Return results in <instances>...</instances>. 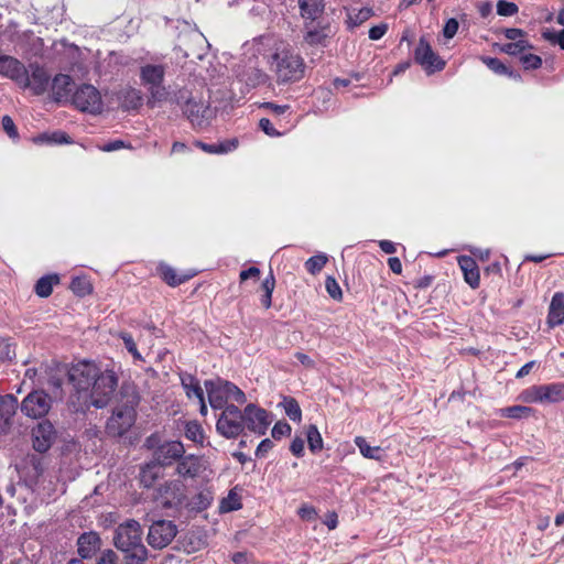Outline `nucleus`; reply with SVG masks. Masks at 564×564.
Wrapping results in <instances>:
<instances>
[{
    "label": "nucleus",
    "instance_id": "f257e3e1",
    "mask_svg": "<svg viewBox=\"0 0 564 564\" xmlns=\"http://www.w3.org/2000/svg\"><path fill=\"white\" fill-rule=\"evenodd\" d=\"M140 397L132 384H122L119 399L107 420L105 432L110 437L123 436L135 423Z\"/></svg>",
    "mask_w": 564,
    "mask_h": 564
},
{
    "label": "nucleus",
    "instance_id": "f03ea898",
    "mask_svg": "<svg viewBox=\"0 0 564 564\" xmlns=\"http://www.w3.org/2000/svg\"><path fill=\"white\" fill-rule=\"evenodd\" d=\"M115 547L123 554L124 564H144L148 550L142 542V529L138 521L127 520L120 523L113 533Z\"/></svg>",
    "mask_w": 564,
    "mask_h": 564
},
{
    "label": "nucleus",
    "instance_id": "7ed1b4c3",
    "mask_svg": "<svg viewBox=\"0 0 564 564\" xmlns=\"http://www.w3.org/2000/svg\"><path fill=\"white\" fill-rule=\"evenodd\" d=\"M99 372L100 369L89 361H80L64 371L73 387L67 401L73 412L84 413L87 411V393Z\"/></svg>",
    "mask_w": 564,
    "mask_h": 564
},
{
    "label": "nucleus",
    "instance_id": "20e7f679",
    "mask_svg": "<svg viewBox=\"0 0 564 564\" xmlns=\"http://www.w3.org/2000/svg\"><path fill=\"white\" fill-rule=\"evenodd\" d=\"M271 68L278 84L299 82L305 73V63L294 50L283 46L272 55Z\"/></svg>",
    "mask_w": 564,
    "mask_h": 564
},
{
    "label": "nucleus",
    "instance_id": "39448f33",
    "mask_svg": "<svg viewBox=\"0 0 564 564\" xmlns=\"http://www.w3.org/2000/svg\"><path fill=\"white\" fill-rule=\"evenodd\" d=\"M172 100L177 105H182L183 112L193 127L199 129L206 128L215 117V111L208 104L191 97L186 89H180L175 93Z\"/></svg>",
    "mask_w": 564,
    "mask_h": 564
},
{
    "label": "nucleus",
    "instance_id": "423d86ee",
    "mask_svg": "<svg viewBox=\"0 0 564 564\" xmlns=\"http://www.w3.org/2000/svg\"><path fill=\"white\" fill-rule=\"evenodd\" d=\"M118 387V377L112 370H100L87 395V410L90 406H107Z\"/></svg>",
    "mask_w": 564,
    "mask_h": 564
},
{
    "label": "nucleus",
    "instance_id": "0eeeda50",
    "mask_svg": "<svg viewBox=\"0 0 564 564\" xmlns=\"http://www.w3.org/2000/svg\"><path fill=\"white\" fill-rule=\"evenodd\" d=\"M205 388L208 402L213 409H225L228 399H232L238 403L246 402L245 393L229 381L221 379L206 380Z\"/></svg>",
    "mask_w": 564,
    "mask_h": 564
},
{
    "label": "nucleus",
    "instance_id": "6e6552de",
    "mask_svg": "<svg viewBox=\"0 0 564 564\" xmlns=\"http://www.w3.org/2000/svg\"><path fill=\"white\" fill-rule=\"evenodd\" d=\"M153 500L164 509H176L183 505L186 495L180 480H169L153 492Z\"/></svg>",
    "mask_w": 564,
    "mask_h": 564
},
{
    "label": "nucleus",
    "instance_id": "1a4fd4ad",
    "mask_svg": "<svg viewBox=\"0 0 564 564\" xmlns=\"http://www.w3.org/2000/svg\"><path fill=\"white\" fill-rule=\"evenodd\" d=\"M216 430L226 438L238 437L245 430L242 411L234 404L226 405L217 420Z\"/></svg>",
    "mask_w": 564,
    "mask_h": 564
},
{
    "label": "nucleus",
    "instance_id": "9d476101",
    "mask_svg": "<svg viewBox=\"0 0 564 564\" xmlns=\"http://www.w3.org/2000/svg\"><path fill=\"white\" fill-rule=\"evenodd\" d=\"M72 104L80 111L100 113L102 100L99 90L89 84H83L76 88L70 98Z\"/></svg>",
    "mask_w": 564,
    "mask_h": 564
},
{
    "label": "nucleus",
    "instance_id": "9b49d317",
    "mask_svg": "<svg viewBox=\"0 0 564 564\" xmlns=\"http://www.w3.org/2000/svg\"><path fill=\"white\" fill-rule=\"evenodd\" d=\"M176 534V524L171 520L161 519L153 521L149 527L147 541L151 547L162 550L174 540Z\"/></svg>",
    "mask_w": 564,
    "mask_h": 564
},
{
    "label": "nucleus",
    "instance_id": "f8f14e48",
    "mask_svg": "<svg viewBox=\"0 0 564 564\" xmlns=\"http://www.w3.org/2000/svg\"><path fill=\"white\" fill-rule=\"evenodd\" d=\"M52 400L44 390H33L23 399L20 409L28 417L41 419L50 412Z\"/></svg>",
    "mask_w": 564,
    "mask_h": 564
},
{
    "label": "nucleus",
    "instance_id": "ddd939ff",
    "mask_svg": "<svg viewBox=\"0 0 564 564\" xmlns=\"http://www.w3.org/2000/svg\"><path fill=\"white\" fill-rule=\"evenodd\" d=\"M241 411L245 427L259 435H264L271 424L269 413L253 403L248 404Z\"/></svg>",
    "mask_w": 564,
    "mask_h": 564
},
{
    "label": "nucleus",
    "instance_id": "4468645a",
    "mask_svg": "<svg viewBox=\"0 0 564 564\" xmlns=\"http://www.w3.org/2000/svg\"><path fill=\"white\" fill-rule=\"evenodd\" d=\"M415 62L419 63L426 72L433 73L441 70L445 66V62L433 52L429 42L421 37L419 44L414 51Z\"/></svg>",
    "mask_w": 564,
    "mask_h": 564
},
{
    "label": "nucleus",
    "instance_id": "2eb2a0df",
    "mask_svg": "<svg viewBox=\"0 0 564 564\" xmlns=\"http://www.w3.org/2000/svg\"><path fill=\"white\" fill-rule=\"evenodd\" d=\"M185 453L183 444L178 441H169L159 445L153 451V458L159 466L165 467L177 462Z\"/></svg>",
    "mask_w": 564,
    "mask_h": 564
},
{
    "label": "nucleus",
    "instance_id": "dca6fc26",
    "mask_svg": "<svg viewBox=\"0 0 564 564\" xmlns=\"http://www.w3.org/2000/svg\"><path fill=\"white\" fill-rule=\"evenodd\" d=\"M33 448L39 453H45L55 441V430L50 421L40 422L32 431Z\"/></svg>",
    "mask_w": 564,
    "mask_h": 564
},
{
    "label": "nucleus",
    "instance_id": "f3484780",
    "mask_svg": "<svg viewBox=\"0 0 564 564\" xmlns=\"http://www.w3.org/2000/svg\"><path fill=\"white\" fill-rule=\"evenodd\" d=\"M51 76L44 67L37 63H31L28 68V86H21L22 88H30L36 96L43 95L50 84Z\"/></svg>",
    "mask_w": 564,
    "mask_h": 564
},
{
    "label": "nucleus",
    "instance_id": "a211bd4d",
    "mask_svg": "<svg viewBox=\"0 0 564 564\" xmlns=\"http://www.w3.org/2000/svg\"><path fill=\"white\" fill-rule=\"evenodd\" d=\"M101 547V539L95 531L84 532L77 539L79 560L91 558Z\"/></svg>",
    "mask_w": 564,
    "mask_h": 564
},
{
    "label": "nucleus",
    "instance_id": "6ab92c4d",
    "mask_svg": "<svg viewBox=\"0 0 564 564\" xmlns=\"http://www.w3.org/2000/svg\"><path fill=\"white\" fill-rule=\"evenodd\" d=\"M74 82L69 75L58 74L52 80V93L54 100L57 102H66L70 100V93Z\"/></svg>",
    "mask_w": 564,
    "mask_h": 564
},
{
    "label": "nucleus",
    "instance_id": "aec40b11",
    "mask_svg": "<svg viewBox=\"0 0 564 564\" xmlns=\"http://www.w3.org/2000/svg\"><path fill=\"white\" fill-rule=\"evenodd\" d=\"M203 465L194 455L182 456L177 460L176 473L183 478H195L202 471Z\"/></svg>",
    "mask_w": 564,
    "mask_h": 564
},
{
    "label": "nucleus",
    "instance_id": "412c9836",
    "mask_svg": "<svg viewBox=\"0 0 564 564\" xmlns=\"http://www.w3.org/2000/svg\"><path fill=\"white\" fill-rule=\"evenodd\" d=\"M458 264L464 273L465 281L470 288L477 289L480 283V274L476 261L468 256H460Z\"/></svg>",
    "mask_w": 564,
    "mask_h": 564
},
{
    "label": "nucleus",
    "instance_id": "4be33fe9",
    "mask_svg": "<svg viewBox=\"0 0 564 564\" xmlns=\"http://www.w3.org/2000/svg\"><path fill=\"white\" fill-rule=\"evenodd\" d=\"M564 323V293L556 292L549 307L547 324L554 327Z\"/></svg>",
    "mask_w": 564,
    "mask_h": 564
},
{
    "label": "nucleus",
    "instance_id": "5701e85b",
    "mask_svg": "<svg viewBox=\"0 0 564 564\" xmlns=\"http://www.w3.org/2000/svg\"><path fill=\"white\" fill-rule=\"evenodd\" d=\"M165 68L162 65H145L141 67L140 77L142 84L149 87L162 84L164 80Z\"/></svg>",
    "mask_w": 564,
    "mask_h": 564
},
{
    "label": "nucleus",
    "instance_id": "b1692460",
    "mask_svg": "<svg viewBox=\"0 0 564 564\" xmlns=\"http://www.w3.org/2000/svg\"><path fill=\"white\" fill-rule=\"evenodd\" d=\"M301 17L305 20L316 21L324 12V0H299Z\"/></svg>",
    "mask_w": 564,
    "mask_h": 564
},
{
    "label": "nucleus",
    "instance_id": "393cba45",
    "mask_svg": "<svg viewBox=\"0 0 564 564\" xmlns=\"http://www.w3.org/2000/svg\"><path fill=\"white\" fill-rule=\"evenodd\" d=\"M161 476V466H159L154 460H151L141 468L140 484L144 488H150Z\"/></svg>",
    "mask_w": 564,
    "mask_h": 564
},
{
    "label": "nucleus",
    "instance_id": "a878e982",
    "mask_svg": "<svg viewBox=\"0 0 564 564\" xmlns=\"http://www.w3.org/2000/svg\"><path fill=\"white\" fill-rule=\"evenodd\" d=\"M18 399L13 394L0 395V417L9 423L18 410Z\"/></svg>",
    "mask_w": 564,
    "mask_h": 564
},
{
    "label": "nucleus",
    "instance_id": "bb28decb",
    "mask_svg": "<svg viewBox=\"0 0 564 564\" xmlns=\"http://www.w3.org/2000/svg\"><path fill=\"white\" fill-rule=\"evenodd\" d=\"M149 91V99L148 105L150 107H155L158 105H161L163 101L171 100L173 102V97H170V93L167 91L166 87L162 84L152 86L148 88Z\"/></svg>",
    "mask_w": 564,
    "mask_h": 564
},
{
    "label": "nucleus",
    "instance_id": "cd10ccee",
    "mask_svg": "<svg viewBox=\"0 0 564 564\" xmlns=\"http://www.w3.org/2000/svg\"><path fill=\"white\" fill-rule=\"evenodd\" d=\"M181 382L188 398L196 397L197 399H202L204 391L194 376L189 373L182 375Z\"/></svg>",
    "mask_w": 564,
    "mask_h": 564
},
{
    "label": "nucleus",
    "instance_id": "c85d7f7f",
    "mask_svg": "<svg viewBox=\"0 0 564 564\" xmlns=\"http://www.w3.org/2000/svg\"><path fill=\"white\" fill-rule=\"evenodd\" d=\"M196 145L199 147L206 153H227L235 150L238 147V141L236 139H232L226 142L215 144H207L198 141Z\"/></svg>",
    "mask_w": 564,
    "mask_h": 564
},
{
    "label": "nucleus",
    "instance_id": "c756f323",
    "mask_svg": "<svg viewBox=\"0 0 564 564\" xmlns=\"http://www.w3.org/2000/svg\"><path fill=\"white\" fill-rule=\"evenodd\" d=\"M355 444L358 446L364 457L381 460L382 449L379 446L371 447L362 436H357L355 438Z\"/></svg>",
    "mask_w": 564,
    "mask_h": 564
},
{
    "label": "nucleus",
    "instance_id": "7c9ffc66",
    "mask_svg": "<svg viewBox=\"0 0 564 564\" xmlns=\"http://www.w3.org/2000/svg\"><path fill=\"white\" fill-rule=\"evenodd\" d=\"M564 401V383L544 384V402Z\"/></svg>",
    "mask_w": 564,
    "mask_h": 564
},
{
    "label": "nucleus",
    "instance_id": "2f4dec72",
    "mask_svg": "<svg viewBox=\"0 0 564 564\" xmlns=\"http://www.w3.org/2000/svg\"><path fill=\"white\" fill-rule=\"evenodd\" d=\"M59 279L57 275L42 276L35 284V293L40 297H47L52 294L53 284L58 283Z\"/></svg>",
    "mask_w": 564,
    "mask_h": 564
},
{
    "label": "nucleus",
    "instance_id": "473e14b6",
    "mask_svg": "<svg viewBox=\"0 0 564 564\" xmlns=\"http://www.w3.org/2000/svg\"><path fill=\"white\" fill-rule=\"evenodd\" d=\"M213 500V495L210 491L205 490L198 492L189 502L191 509L195 511H203L207 509Z\"/></svg>",
    "mask_w": 564,
    "mask_h": 564
},
{
    "label": "nucleus",
    "instance_id": "72a5a7b5",
    "mask_svg": "<svg viewBox=\"0 0 564 564\" xmlns=\"http://www.w3.org/2000/svg\"><path fill=\"white\" fill-rule=\"evenodd\" d=\"M67 369H57L55 373L50 375L47 384L53 389V395L55 399L63 398V377L66 376L64 371Z\"/></svg>",
    "mask_w": 564,
    "mask_h": 564
},
{
    "label": "nucleus",
    "instance_id": "f704fd0d",
    "mask_svg": "<svg viewBox=\"0 0 564 564\" xmlns=\"http://www.w3.org/2000/svg\"><path fill=\"white\" fill-rule=\"evenodd\" d=\"M533 46L528 41H517L503 44L500 46V51L508 55H522L527 50H531Z\"/></svg>",
    "mask_w": 564,
    "mask_h": 564
},
{
    "label": "nucleus",
    "instance_id": "c9c22d12",
    "mask_svg": "<svg viewBox=\"0 0 564 564\" xmlns=\"http://www.w3.org/2000/svg\"><path fill=\"white\" fill-rule=\"evenodd\" d=\"M275 286V279L272 272L262 281L261 289L263 295L261 297V304L263 307L269 308L271 306L272 292Z\"/></svg>",
    "mask_w": 564,
    "mask_h": 564
},
{
    "label": "nucleus",
    "instance_id": "e433bc0d",
    "mask_svg": "<svg viewBox=\"0 0 564 564\" xmlns=\"http://www.w3.org/2000/svg\"><path fill=\"white\" fill-rule=\"evenodd\" d=\"M308 447L313 453L319 452L323 449V438L321 433L318 432L316 425H308L306 431Z\"/></svg>",
    "mask_w": 564,
    "mask_h": 564
},
{
    "label": "nucleus",
    "instance_id": "4c0bfd02",
    "mask_svg": "<svg viewBox=\"0 0 564 564\" xmlns=\"http://www.w3.org/2000/svg\"><path fill=\"white\" fill-rule=\"evenodd\" d=\"M241 508L240 497L234 490H230L228 496L220 502L219 509L221 512H230Z\"/></svg>",
    "mask_w": 564,
    "mask_h": 564
},
{
    "label": "nucleus",
    "instance_id": "58836bf2",
    "mask_svg": "<svg viewBox=\"0 0 564 564\" xmlns=\"http://www.w3.org/2000/svg\"><path fill=\"white\" fill-rule=\"evenodd\" d=\"M532 412L533 410L531 408L523 405H513L501 409L502 416L512 419L528 417Z\"/></svg>",
    "mask_w": 564,
    "mask_h": 564
},
{
    "label": "nucleus",
    "instance_id": "ea45409f",
    "mask_svg": "<svg viewBox=\"0 0 564 564\" xmlns=\"http://www.w3.org/2000/svg\"><path fill=\"white\" fill-rule=\"evenodd\" d=\"M70 290L78 296H85L93 292V286L87 279L75 278L70 282Z\"/></svg>",
    "mask_w": 564,
    "mask_h": 564
},
{
    "label": "nucleus",
    "instance_id": "a19ab883",
    "mask_svg": "<svg viewBox=\"0 0 564 564\" xmlns=\"http://www.w3.org/2000/svg\"><path fill=\"white\" fill-rule=\"evenodd\" d=\"M327 257L325 254L313 256L305 262L306 270L312 273H318L327 263Z\"/></svg>",
    "mask_w": 564,
    "mask_h": 564
},
{
    "label": "nucleus",
    "instance_id": "79ce46f5",
    "mask_svg": "<svg viewBox=\"0 0 564 564\" xmlns=\"http://www.w3.org/2000/svg\"><path fill=\"white\" fill-rule=\"evenodd\" d=\"M95 564H124V562L117 552L111 549H106L100 552Z\"/></svg>",
    "mask_w": 564,
    "mask_h": 564
},
{
    "label": "nucleus",
    "instance_id": "37998d69",
    "mask_svg": "<svg viewBox=\"0 0 564 564\" xmlns=\"http://www.w3.org/2000/svg\"><path fill=\"white\" fill-rule=\"evenodd\" d=\"M481 59L492 72L499 75H512V72L500 59L496 57H482Z\"/></svg>",
    "mask_w": 564,
    "mask_h": 564
},
{
    "label": "nucleus",
    "instance_id": "c03bdc74",
    "mask_svg": "<svg viewBox=\"0 0 564 564\" xmlns=\"http://www.w3.org/2000/svg\"><path fill=\"white\" fill-rule=\"evenodd\" d=\"M283 404H284V410H285L286 415L292 421H301L302 411H301V408L295 399L288 398L284 400Z\"/></svg>",
    "mask_w": 564,
    "mask_h": 564
},
{
    "label": "nucleus",
    "instance_id": "a18cd8bd",
    "mask_svg": "<svg viewBox=\"0 0 564 564\" xmlns=\"http://www.w3.org/2000/svg\"><path fill=\"white\" fill-rule=\"evenodd\" d=\"M162 278L169 285L175 286L185 282L189 276H178L173 268L163 267Z\"/></svg>",
    "mask_w": 564,
    "mask_h": 564
},
{
    "label": "nucleus",
    "instance_id": "49530a36",
    "mask_svg": "<svg viewBox=\"0 0 564 564\" xmlns=\"http://www.w3.org/2000/svg\"><path fill=\"white\" fill-rule=\"evenodd\" d=\"M520 62L524 69H538L542 65V58L535 54L523 52L520 56Z\"/></svg>",
    "mask_w": 564,
    "mask_h": 564
},
{
    "label": "nucleus",
    "instance_id": "de8ad7c7",
    "mask_svg": "<svg viewBox=\"0 0 564 564\" xmlns=\"http://www.w3.org/2000/svg\"><path fill=\"white\" fill-rule=\"evenodd\" d=\"M519 8L514 2L499 0L497 2V13L501 17H511L518 13Z\"/></svg>",
    "mask_w": 564,
    "mask_h": 564
},
{
    "label": "nucleus",
    "instance_id": "09e8293b",
    "mask_svg": "<svg viewBox=\"0 0 564 564\" xmlns=\"http://www.w3.org/2000/svg\"><path fill=\"white\" fill-rule=\"evenodd\" d=\"M525 400L529 402H544V384L533 386L525 391Z\"/></svg>",
    "mask_w": 564,
    "mask_h": 564
},
{
    "label": "nucleus",
    "instance_id": "8fccbe9b",
    "mask_svg": "<svg viewBox=\"0 0 564 564\" xmlns=\"http://www.w3.org/2000/svg\"><path fill=\"white\" fill-rule=\"evenodd\" d=\"M185 436L193 442H202L203 430L198 423L191 422L186 424Z\"/></svg>",
    "mask_w": 564,
    "mask_h": 564
},
{
    "label": "nucleus",
    "instance_id": "3c124183",
    "mask_svg": "<svg viewBox=\"0 0 564 564\" xmlns=\"http://www.w3.org/2000/svg\"><path fill=\"white\" fill-rule=\"evenodd\" d=\"M326 291L329 294V296L334 300H341L343 292L337 283V281L333 276H327L325 281Z\"/></svg>",
    "mask_w": 564,
    "mask_h": 564
},
{
    "label": "nucleus",
    "instance_id": "603ef678",
    "mask_svg": "<svg viewBox=\"0 0 564 564\" xmlns=\"http://www.w3.org/2000/svg\"><path fill=\"white\" fill-rule=\"evenodd\" d=\"M119 336L122 339L124 347L133 356V358L141 360L142 357L137 349V345H135L133 337L129 333H124V332L120 333Z\"/></svg>",
    "mask_w": 564,
    "mask_h": 564
},
{
    "label": "nucleus",
    "instance_id": "864d4df0",
    "mask_svg": "<svg viewBox=\"0 0 564 564\" xmlns=\"http://www.w3.org/2000/svg\"><path fill=\"white\" fill-rule=\"evenodd\" d=\"M542 36L544 40L553 44H558L561 48L564 50V29L560 32H554L547 29L542 33Z\"/></svg>",
    "mask_w": 564,
    "mask_h": 564
},
{
    "label": "nucleus",
    "instance_id": "5fc2aeb1",
    "mask_svg": "<svg viewBox=\"0 0 564 564\" xmlns=\"http://www.w3.org/2000/svg\"><path fill=\"white\" fill-rule=\"evenodd\" d=\"M141 94L137 89H130L126 93L124 102L128 108L135 109L141 105Z\"/></svg>",
    "mask_w": 564,
    "mask_h": 564
},
{
    "label": "nucleus",
    "instance_id": "6e6d98bb",
    "mask_svg": "<svg viewBox=\"0 0 564 564\" xmlns=\"http://www.w3.org/2000/svg\"><path fill=\"white\" fill-rule=\"evenodd\" d=\"M1 124H2V128L6 131V133L11 139H17L19 137L17 127L10 116H8V115L3 116L2 120H1Z\"/></svg>",
    "mask_w": 564,
    "mask_h": 564
},
{
    "label": "nucleus",
    "instance_id": "4d7b16f0",
    "mask_svg": "<svg viewBox=\"0 0 564 564\" xmlns=\"http://www.w3.org/2000/svg\"><path fill=\"white\" fill-rule=\"evenodd\" d=\"M46 141V142H55V143H69L68 135L63 132H54L53 134H42L36 141Z\"/></svg>",
    "mask_w": 564,
    "mask_h": 564
},
{
    "label": "nucleus",
    "instance_id": "13d9d810",
    "mask_svg": "<svg viewBox=\"0 0 564 564\" xmlns=\"http://www.w3.org/2000/svg\"><path fill=\"white\" fill-rule=\"evenodd\" d=\"M272 437L279 440L291 433V426L286 422H278L272 429Z\"/></svg>",
    "mask_w": 564,
    "mask_h": 564
},
{
    "label": "nucleus",
    "instance_id": "bf43d9fd",
    "mask_svg": "<svg viewBox=\"0 0 564 564\" xmlns=\"http://www.w3.org/2000/svg\"><path fill=\"white\" fill-rule=\"evenodd\" d=\"M458 26H459L458 21L455 18L447 20L443 28V35L446 39L454 37L455 34L457 33Z\"/></svg>",
    "mask_w": 564,
    "mask_h": 564
},
{
    "label": "nucleus",
    "instance_id": "052dcab7",
    "mask_svg": "<svg viewBox=\"0 0 564 564\" xmlns=\"http://www.w3.org/2000/svg\"><path fill=\"white\" fill-rule=\"evenodd\" d=\"M503 34L505 36L512 41V42H517V41H525L523 37L525 35V32L521 29H517V28H508V29H503Z\"/></svg>",
    "mask_w": 564,
    "mask_h": 564
},
{
    "label": "nucleus",
    "instance_id": "680f3d73",
    "mask_svg": "<svg viewBox=\"0 0 564 564\" xmlns=\"http://www.w3.org/2000/svg\"><path fill=\"white\" fill-rule=\"evenodd\" d=\"M372 15V10L369 8H364L358 11V13L355 17L349 15V20L352 22V24L359 25L366 20H368Z\"/></svg>",
    "mask_w": 564,
    "mask_h": 564
},
{
    "label": "nucleus",
    "instance_id": "e2e57ef3",
    "mask_svg": "<svg viewBox=\"0 0 564 564\" xmlns=\"http://www.w3.org/2000/svg\"><path fill=\"white\" fill-rule=\"evenodd\" d=\"M387 30H388V24H386V23H380L378 25H375L369 30V39L377 41L386 34Z\"/></svg>",
    "mask_w": 564,
    "mask_h": 564
},
{
    "label": "nucleus",
    "instance_id": "0e129e2a",
    "mask_svg": "<svg viewBox=\"0 0 564 564\" xmlns=\"http://www.w3.org/2000/svg\"><path fill=\"white\" fill-rule=\"evenodd\" d=\"M290 451L297 457L302 456L304 452V440L295 437L291 443Z\"/></svg>",
    "mask_w": 564,
    "mask_h": 564
},
{
    "label": "nucleus",
    "instance_id": "69168bd1",
    "mask_svg": "<svg viewBox=\"0 0 564 564\" xmlns=\"http://www.w3.org/2000/svg\"><path fill=\"white\" fill-rule=\"evenodd\" d=\"M259 127L264 131L268 135H276L278 131L273 128L271 121L268 118H261L259 121Z\"/></svg>",
    "mask_w": 564,
    "mask_h": 564
},
{
    "label": "nucleus",
    "instance_id": "338daca9",
    "mask_svg": "<svg viewBox=\"0 0 564 564\" xmlns=\"http://www.w3.org/2000/svg\"><path fill=\"white\" fill-rule=\"evenodd\" d=\"M124 142L121 141V140H115V141H111V142H108L106 144H104L100 149L105 152H112V151H117L119 149H122L124 148Z\"/></svg>",
    "mask_w": 564,
    "mask_h": 564
},
{
    "label": "nucleus",
    "instance_id": "774afa93",
    "mask_svg": "<svg viewBox=\"0 0 564 564\" xmlns=\"http://www.w3.org/2000/svg\"><path fill=\"white\" fill-rule=\"evenodd\" d=\"M299 514L302 519L312 520L316 516V511L312 507L303 506L299 509Z\"/></svg>",
    "mask_w": 564,
    "mask_h": 564
}]
</instances>
